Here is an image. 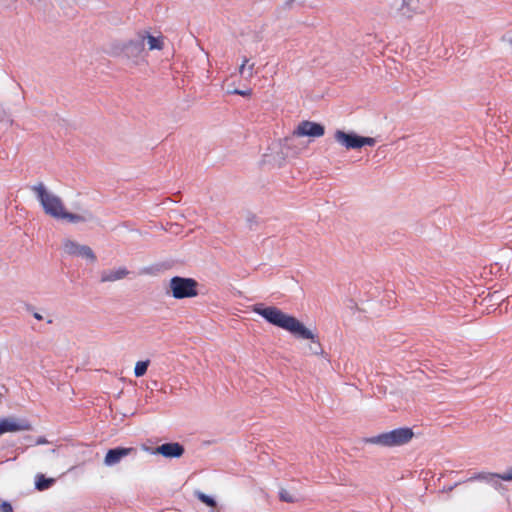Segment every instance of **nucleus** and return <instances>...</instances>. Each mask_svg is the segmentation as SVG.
<instances>
[{
    "instance_id": "18",
    "label": "nucleus",
    "mask_w": 512,
    "mask_h": 512,
    "mask_svg": "<svg viewBox=\"0 0 512 512\" xmlns=\"http://www.w3.org/2000/svg\"><path fill=\"white\" fill-rule=\"evenodd\" d=\"M198 500H200L202 503L206 504L209 507H215L216 501L211 498L210 496L204 494L203 492L197 491L195 493Z\"/></svg>"
},
{
    "instance_id": "12",
    "label": "nucleus",
    "mask_w": 512,
    "mask_h": 512,
    "mask_svg": "<svg viewBox=\"0 0 512 512\" xmlns=\"http://www.w3.org/2000/svg\"><path fill=\"white\" fill-rule=\"evenodd\" d=\"M140 33L143 34L144 42L147 41L148 50H162L164 48V36L159 34L158 36H153L150 34L148 30H140Z\"/></svg>"
},
{
    "instance_id": "11",
    "label": "nucleus",
    "mask_w": 512,
    "mask_h": 512,
    "mask_svg": "<svg viewBox=\"0 0 512 512\" xmlns=\"http://www.w3.org/2000/svg\"><path fill=\"white\" fill-rule=\"evenodd\" d=\"M136 453L134 447H117L107 451L104 464L106 466H113L118 464L124 457Z\"/></svg>"
},
{
    "instance_id": "5",
    "label": "nucleus",
    "mask_w": 512,
    "mask_h": 512,
    "mask_svg": "<svg viewBox=\"0 0 512 512\" xmlns=\"http://www.w3.org/2000/svg\"><path fill=\"white\" fill-rule=\"evenodd\" d=\"M144 37L145 36H143L139 30L134 39H130L115 47L117 54L123 55L126 59L133 60L137 63V59L140 58L145 51Z\"/></svg>"
},
{
    "instance_id": "7",
    "label": "nucleus",
    "mask_w": 512,
    "mask_h": 512,
    "mask_svg": "<svg viewBox=\"0 0 512 512\" xmlns=\"http://www.w3.org/2000/svg\"><path fill=\"white\" fill-rule=\"evenodd\" d=\"M325 134V127L320 124L309 120L301 121L293 131L296 137H312L319 138Z\"/></svg>"
},
{
    "instance_id": "21",
    "label": "nucleus",
    "mask_w": 512,
    "mask_h": 512,
    "mask_svg": "<svg viewBox=\"0 0 512 512\" xmlns=\"http://www.w3.org/2000/svg\"><path fill=\"white\" fill-rule=\"evenodd\" d=\"M497 478L503 480V481H512V468L508 469L503 474H498Z\"/></svg>"
},
{
    "instance_id": "4",
    "label": "nucleus",
    "mask_w": 512,
    "mask_h": 512,
    "mask_svg": "<svg viewBox=\"0 0 512 512\" xmlns=\"http://www.w3.org/2000/svg\"><path fill=\"white\" fill-rule=\"evenodd\" d=\"M172 296L176 299L193 298L198 295V282L193 278L172 277L169 281Z\"/></svg>"
},
{
    "instance_id": "3",
    "label": "nucleus",
    "mask_w": 512,
    "mask_h": 512,
    "mask_svg": "<svg viewBox=\"0 0 512 512\" xmlns=\"http://www.w3.org/2000/svg\"><path fill=\"white\" fill-rule=\"evenodd\" d=\"M414 432L409 427H401L379 435L364 438L365 444L379 445L383 447H396L409 443Z\"/></svg>"
},
{
    "instance_id": "27",
    "label": "nucleus",
    "mask_w": 512,
    "mask_h": 512,
    "mask_svg": "<svg viewBox=\"0 0 512 512\" xmlns=\"http://www.w3.org/2000/svg\"><path fill=\"white\" fill-rule=\"evenodd\" d=\"M509 43H510V45L512 46V38L510 39Z\"/></svg>"
},
{
    "instance_id": "22",
    "label": "nucleus",
    "mask_w": 512,
    "mask_h": 512,
    "mask_svg": "<svg viewBox=\"0 0 512 512\" xmlns=\"http://www.w3.org/2000/svg\"><path fill=\"white\" fill-rule=\"evenodd\" d=\"M0 512H13L12 505L7 501L0 502Z\"/></svg>"
},
{
    "instance_id": "9",
    "label": "nucleus",
    "mask_w": 512,
    "mask_h": 512,
    "mask_svg": "<svg viewBox=\"0 0 512 512\" xmlns=\"http://www.w3.org/2000/svg\"><path fill=\"white\" fill-rule=\"evenodd\" d=\"M31 428L30 422L25 419L8 417L0 420V436L7 432L29 431Z\"/></svg>"
},
{
    "instance_id": "14",
    "label": "nucleus",
    "mask_w": 512,
    "mask_h": 512,
    "mask_svg": "<svg viewBox=\"0 0 512 512\" xmlns=\"http://www.w3.org/2000/svg\"><path fill=\"white\" fill-rule=\"evenodd\" d=\"M54 481L53 478H46L43 474H39L36 476L35 487L39 491H44L50 488Z\"/></svg>"
},
{
    "instance_id": "1",
    "label": "nucleus",
    "mask_w": 512,
    "mask_h": 512,
    "mask_svg": "<svg viewBox=\"0 0 512 512\" xmlns=\"http://www.w3.org/2000/svg\"><path fill=\"white\" fill-rule=\"evenodd\" d=\"M253 311L261 315L267 322L280 327L297 338L310 339L319 345L315 335L294 316L288 315L274 306L264 307L262 304L253 306Z\"/></svg>"
},
{
    "instance_id": "23",
    "label": "nucleus",
    "mask_w": 512,
    "mask_h": 512,
    "mask_svg": "<svg viewBox=\"0 0 512 512\" xmlns=\"http://www.w3.org/2000/svg\"><path fill=\"white\" fill-rule=\"evenodd\" d=\"M248 62H249V60H248L247 58H244V60H243L242 64H241V65H240V67H239V73H240L241 75H243V74L245 73V71H246V66H247Z\"/></svg>"
},
{
    "instance_id": "16",
    "label": "nucleus",
    "mask_w": 512,
    "mask_h": 512,
    "mask_svg": "<svg viewBox=\"0 0 512 512\" xmlns=\"http://www.w3.org/2000/svg\"><path fill=\"white\" fill-rule=\"evenodd\" d=\"M403 8L409 13H416L419 10V0H403Z\"/></svg>"
},
{
    "instance_id": "24",
    "label": "nucleus",
    "mask_w": 512,
    "mask_h": 512,
    "mask_svg": "<svg viewBox=\"0 0 512 512\" xmlns=\"http://www.w3.org/2000/svg\"><path fill=\"white\" fill-rule=\"evenodd\" d=\"M253 69H254V64L249 65L247 68L249 78L252 77V75H253Z\"/></svg>"
},
{
    "instance_id": "25",
    "label": "nucleus",
    "mask_w": 512,
    "mask_h": 512,
    "mask_svg": "<svg viewBox=\"0 0 512 512\" xmlns=\"http://www.w3.org/2000/svg\"><path fill=\"white\" fill-rule=\"evenodd\" d=\"M34 318L37 319V320H42V315H40L39 313L35 312L34 313Z\"/></svg>"
},
{
    "instance_id": "8",
    "label": "nucleus",
    "mask_w": 512,
    "mask_h": 512,
    "mask_svg": "<svg viewBox=\"0 0 512 512\" xmlns=\"http://www.w3.org/2000/svg\"><path fill=\"white\" fill-rule=\"evenodd\" d=\"M144 450L154 455H161L165 458H180L185 452L184 446L178 442L164 443L154 449L144 447Z\"/></svg>"
},
{
    "instance_id": "6",
    "label": "nucleus",
    "mask_w": 512,
    "mask_h": 512,
    "mask_svg": "<svg viewBox=\"0 0 512 512\" xmlns=\"http://www.w3.org/2000/svg\"><path fill=\"white\" fill-rule=\"evenodd\" d=\"M334 138L341 146L347 150L360 149L363 146H374L376 140L372 137H363L355 133H346L342 130H337L334 133Z\"/></svg>"
},
{
    "instance_id": "26",
    "label": "nucleus",
    "mask_w": 512,
    "mask_h": 512,
    "mask_svg": "<svg viewBox=\"0 0 512 512\" xmlns=\"http://www.w3.org/2000/svg\"><path fill=\"white\" fill-rule=\"evenodd\" d=\"M255 220V216H252V219H250V222H253Z\"/></svg>"
},
{
    "instance_id": "17",
    "label": "nucleus",
    "mask_w": 512,
    "mask_h": 512,
    "mask_svg": "<svg viewBox=\"0 0 512 512\" xmlns=\"http://www.w3.org/2000/svg\"><path fill=\"white\" fill-rule=\"evenodd\" d=\"M498 473H487V472H480L473 476H471L468 481H474V480H484L489 481L492 478H497Z\"/></svg>"
},
{
    "instance_id": "15",
    "label": "nucleus",
    "mask_w": 512,
    "mask_h": 512,
    "mask_svg": "<svg viewBox=\"0 0 512 512\" xmlns=\"http://www.w3.org/2000/svg\"><path fill=\"white\" fill-rule=\"evenodd\" d=\"M149 363L150 361L149 360H146V361H138L135 365V368H134V374L136 377H141L143 376L146 372H147V369H148V366H149Z\"/></svg>"
},
{
    "instance_id": "10",
    "label": "nucleus",
    "mask_w": 512,
    "mask_h": 512,
    "mask_svg": "<svg viewBox=\"0 0 512 512\" xmlns=\"http://www.w3.org/2000/svg\"><path fill=\"white\" fill-rule=\"evenodd\" d=\"M64 251L69 255L81 256L90 259L92 262L96 260V256L89 246L80 245L77 242L66 240L64 242Z\"/></svg>"
},
{
    "instance_id": "20",
    "label": "nucleus",
    "mask_w": 512,
    "mask_h": 512,
    "mask_svg": "<svg viewBox=\"0 0 512 512\" xmlns=\"http://www.w3.org/2000/svg\"><path fill=\"white\" fill-rule=\"evenodd\" d=\"M229 93L240 95L243 97H250L252 95V89H246V90L234 89V90L230 91Z\"/></svg>"
},
{
    "instance_id": "19",
    "label": "nucleus",
    "mask_w": 512,
    "mask_h": 512,
    "mask_svg": "<svg viewBox=\"0 0 512 512\" xmlns=\"http://www.w3.org/2000/svg\"><path fill=\"white\" fill-rule=\"evenodd\" d=\"M279 496H280V499L284 502H288V503L294 502L293 496L286 490H281Z\"/></svg>"
},
{
    "instance_id": "13",
    "label": "nucleus",
    "mask_w": 512,
    "mask_h": 512,
    "mask_svg": "<svg viewBox=\"0 0 512 512\" xmlns=\"http://www.w3.org/2000/svg\"><path fill=\"white\" fill-rule=\"evenodd\" d=\"M128 275V271L125 268H119L115 271L104 272L101 276L102 282H113L120 280Z\"/></svg>"
},
{
    "instance_id": "2",
    "label": "nucleus",
    "mask_w": 512,
    "mask_h": 512,
    "mask_svg": "<svg viewBox=\"0 0 512 512\" xmlns=\"http://www.w3.org/2000/svg\"><path fill=\"white\" fill-rule=\"evenodd\" d=\"M32 191L36 194L41 203L44 212L55 218L66 220L70 223L84 222L87 217L83 215L73 214L66 211L63 201L58 196L49 193L43 183H38L32 187Z\"/></svg>"
}]
</instances>
